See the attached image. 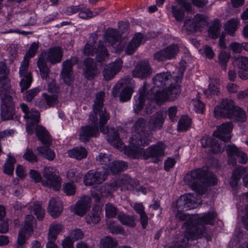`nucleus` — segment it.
Listing matches in <instances>:
<instances>
[{"label": "nucleus", "instance_id": "obj_1", "mask_svg": "<svg viewBox=\"0 0 248 248\" xmlns=\"http://www.w3.org/2000/svg\"><path fill=\"white\" fill-rule=\"evenodd\" d=\"M105 95L104 92L98 93L93 107V112L89 116L88 123L89 125L81 128L79 134L80 140L86 142L92 137H96L99 134L98 125L100 131L107 134V139L108 142L115 148L122 150L124 145L120 139V136L124 132L122 129L116 131L113 128L108 129L103 127L109 119V114L103 109V100Z\"/></svg>", "mask_w": 248, "mask_h": 248}, {"label": "nucleus", "instance_id": "obj_2", "mask_svg": "<svg viewBox=\"0 0 248 248\" xmlns=\"http://www.w3.org/2000/svg\"><path fill=\"white\" fill-rule=\"evenodd\" d=\"M153 92H155V94H153L152 91L146 94V88L144 86L140 90L139 94L135 97L134 109L135 113H138L143 109L145 113H151L153 108V107H151V103L153 102V100L158 104L168 99L172 101L179 95L181 91L179 85L171 84L165 90H157L154 88Z\"/></svg>", "mask_w": 248, "mask_h": 248}, {"label": "nucleus", "instance_id": "obj_3", "mask_svg": "<svg viewBox=\"0 0 248 248\" xmlns=\"http://www.w3.org/2000/svg\"><path fill=\"white\" fill-rule=\"evenodd\" d=\"M98 36L96 33L91 34L87 43L83 49L85 55H93L96 54L97 60L101 62L108 56V53L106 46H111L115 47V44L118 42V35L117 30L109 29L106 31L103 41H99L98 44L96 42Z\"/></svg>", "mask_w": 248, "mask_h": 248}, {"label": "nucleus", "instance_id": "obj_4", "mask_svg": "<svg viewBox=\"0 0 248 248\" xmlns=\"http://www.w3.org/2000/svg\"><path fill=\"white\" fill-rule=\"evenodd\" d=\"M7 72L3 62H0V98L1 100V116L3 120L13 118L14 104L12 98L14 93L10 89L9 80L6 78Z\"/></svg>", "mask_w": 248, "mask_h": 248}, {"label": "nucleus", "instance_id": "obj_5", "mask_svg": "<svg viewBox=\"0 0 248 248\" xmlns=\"http://www.w3.org/2000/svg\"><path fill=\"white\" fill-rule=\"evenodd\" d=\"M146 123L142 119H139L132 128L133 135L130 140V146L127 152L131 158H140L141 155L140 146H147L151 141V136L144 131Z\"/></svg>", "mask_w": 248, "mask_h": 248}, {"label": "nucleus", "instance_id": "obj_6", "mask_svg": "<svg viewBox=\"0 0 248 248\" xmlns=\"http://www.w3.org/2000/svg\"><path fill=\"white\" fill-rule=\"evenodd\" d=\"M232 129V124L231 123L223 124L217 127L214 133V137H203L201 140L202 147H210L212 152L214 153H219L224 151L225 144L220 141L229 140L231 136L230 133Z\"/></svg>", "mask_w": 248, "mask_h": 248}, {"label": "nucleus", "instance_id": "obj_7", "mask_svg": "<svg viewBox=\"0 0 248 248\" xmlns=\"http://www.w3.org/2000/svg\"><path fill=\"white\" fill-rule=\"evenodd\" d=\"M63 51L60 47H54L42 52L39 55L37 62V67L39 69L40 76L43 79L48 80L50 70L46 62L51 64H55L62 61Z\"/></svg>", "mask_w": 248, "mask_h": 248}, {"label": "nucleus", "instance_id": "obj_8", "mask_svg": "<svg viewBox=\"0 0 248 248\" xmlns=\"http://www.w3.org/2000/svg\"><path fill=\"white\" fill-rule=\"evenodd\" d=\"M203 171L200 169H196L188 172L184 177V182L190 188L202 195L204 192V187L202 186Z\"/></svg>", "mask_w": 248, "mask_h": 248}, {"label": "nucleus", "instance_id": "obj_9", "mask_svg": "<svg viewBox=\"0 0 248 248\" xmlns=\"http://www.w3.org/2000/svg\"><path fill=\"white\" fill-rule=\"evenodd\" d=\"M96 161L100 164L104 165L106 168V172L115 174L124 170L127 167V164L122 161H116L112 159L111 156L108 154L100 153L96 157Z\"/></svg>", "mask_w": 248, "mask_h": 248}, {"label": "nucleus", "instance_id": "obj_10", "mask_svg": "<svg viewBox=\"0 0 248 248\" xmlns=\"http://www.w3.org/2000/svg\"><path fill=\"white\" fill-rule=\"evenodd\" d=\"M34 222L35 219L32 215L26 216L23 227L18 233L16 248H26V241L33 233V224Z\"/></svg>", "mask_w": 248, "mask_h": 248}, {"label": "nucleus", "instance_id": "obj_11", "mask_svg": "<svg viewBox=\"0 0 248 248\" xmlns=\"http://www.w3.org/2000/svg\"><path fill=\"white\" fill-rule=\"evenodd\" d=\"M55 167H44L43 174L45 179L42 181V184L54 190L60 189L62 181Z\"/></svg>", "mask_w": 248, "mask_h": 248}, {"label": "nucleus", "instance_id": "obj_12", "mask_svg": "<svg viewBox=\"0 0 248 248\" xmlns=\"http://www.w3.org/2000/svg\"><path fill=\"white\" fill-rule=\"evenodd\" d=\"M141 146L140 147L142 149V152L140 157L142 156L146 160L151 158L152 161L154 163H158L161 160V158L165 155L166 146L161 142L149 146L146 150Z\"/></svg>", "mask_w": 248, "mask_h": 248}, {"label": "nucleus", "instance_id": "obj_13", "mask_svg": "<svg viewBox=\"0 0 248 248\" xmlns=\"http://www.w3.org/2000/svg\"><path fill=\"white\" fill-rule=\"evenodd\" d=\"M236 106L234 102L229 99H223L219 105L214 109V115L217 118H231L233 116V111Z\"/></svg>", "mask_w": 248, "mask_h": 248}, {"label": "nucleus", "instance_id": "obj_14", "mask_svg": "<svg viewBox=\"0 0 248 248\" xmlns=\"http://www.w3.org/2000/svg\"><path fill=\"white\" fill-rule=\"evenodd\" d=\"M207 24V17L203 14H196L192 20L186 19L184 29L189 31H201Z\"/></svg>", "mask_w": 248, "mask_h": 248}, {"label": "nucleus", "instance_id": "obj_15", "mask_svg": "<svg viewBox=\"0 0 248 248\" xmlns=\"http://www.w3.org/2000/svg\"><path fill=\"white\" fill-rule=\"evenodd\" d=\"M29 62L28 60L21 62L19 70V74L21 78L20 82L21 92L29 88L32 81L31 72L29 69Z\"/></svg>", "mask_w": 248, "mask_h": 248}, {"label": "nucleus", "instance_id": "obj_16", "mask_svg": "<svg viewBox=\"0 0 248 248\" xmlns=\"http://www.w3.org/2000/svg\"><path fill=\"white\" fill-rule=\"evenodd\" d=\"M108 174L104 170H89L84 175V183L86 186L101 184L107 179Z\"/></svg>", "mask_w": 248, "mask_h": 248}, {"label": "nucleus", "instance_id": "obj_17", "mask_svg": "<svg viewBox=\"0 0 248 248\" xmlns=\"http://www.w3.org/2000/svg\"><path fill=\"white\" fill-rule=\"evenodd\" d=\"M118 189L117 183L112 180L109 184H105L99 187L98 190L92 193V197L96 202L101 198L111 196V193Z\"/></svg>", "mask_w": 248, "mask_h": 248}, {"label": "nucleus", "instance_id": "obj_18", "mask_svg": "<svg viewBox=\"0 0 248 248\" xmlns=\"http://www.w3.org/2000/svg\"><path fill=\"white\" fill-rule=\"evenodd\" d=\"M179 51V47L177 45H170L155 53L154 57L159 61L170 60L174 58Z\"/></svg>", "mask_w": 248, "mask_h": 248}, {"label": "nucleus", "instance_id": "obj_19", "mask_svg": "<svg viewBox=\"0 0 248 248\" xmlns=\"http://www.w3.org/2000/svg\"><path fill=\"white\" fill-rule=\"evenodd\" d=\"M77 62L78 59L76 58H72L63 62L61 76L65 83L69 84L73 81L74 77L72 67Z\"/></svg>", "mask_w": 248, "mask_h": 248}, {"label": "nucleus", "instance_id": "obj_20", "mask_svg": "<svg viewBox=\"0 0 248 248\" xmlns=\"http://www.w3.org/2000/svg\"><path fill=\"white\" fill-rule=\"evenodd\" d=\"M91 205V199L90 197L84 196L74 206L70 207L71 211L79 216H83L89 209Z\"/></svg>", "mask_w": 248, "mask_h": 248}, {"label": "nucleus", "instance_id": "obj_21", "mask_svg": "<svg viewBox=\"0 0 248 248\" xmlns=\"http://www.w3.org/2000/svg\"><path fill=\"white\" fill-rule=\"evenodd\" d=\"M123 65V61L120 59H116L114 62L109 63L104 69L103 75L106 80H109L120 71Z\"/></svg>", "mask_w": 248, "mask_h": 248}, {"label": "nucleus", "instance_id": "obj_22", "mask_svg": "<svg viewBox=\"0 0 248 248\" xmlns=\"http://www.w3.org/2000/svg\"><path fill=\"white\" fill-rule=\"evenodd\" d=\"M179 5H172L171 6L172 12L173 16L176 20L181 21L184 17V12L182 10L184 8L187 12L191 11V5L187 2L186 0H175Z\"/></svg>", "mask_w": 248, "mask_h": 248}, {"label": "nucleus", "instance_id": "obj_23", "mask_svg": "<svg viewBox=\"0 0 248 248\" xmlns=\"http://www.w3.org/2000/svg\"><path fill=\"white\" fill-rule=\"evenodd\" d=\"M24 117L27 119L26 130L28 133L32 134L33 126L38 123L40 120V114L37 110H31L24 115Z\"/></svg>", "mask_w": 248, "mask_h": 248}, {"label": "nucleus", "instance_id": "obj_24", "mask_svg": "<svg viewBox=\"0 0 248 248\" xmlns=\"http://www.w3.org/2000/svg\"><path fill=\"white\" fill-rule=\"evenodd\" d=\"M117 183L118 188H121V190L134 189L135 186L139 185V182L132 179L128 175H123L118 180H114Z\"/></svg>", "mask_w": 248, "mask_h": 248}, {"label": "nucleus", "instance_id": "obj_25", "mask_svg": "<svg viewBox=\"0 0 248 248\" xmlns=\"http://www.w3.org/2000/svg\"><path fill=\"white\" fill-rule=\"evenodd\" d=\"M62 201L58 197H53L49 202L48 212L53 217H57L63 211Z\"/></svg>", "mask_w": 248, "mask_h": 248}, {"label": "nucleus", "instance_id": "obj_26", "mask_svg": "<svg viewBox=\"0 0 248 248\" xmlns=\"http://www.w3.org/2000/svg\"><path fill=\"white\" fill-rule=\"evenodd\" d=\"M143 36L140 33H136L131 41L127 44L125 48V53L131 55L135 52L137 48L143 42Z\"/></svg>", "mask_w": 248, "mask_h": 248}, {"label": "nucleus", "instance_id": "obj_27", "mask_svg": "<svg viewBox=\"0 0 248 248\" xmlns=\"http://www.w3.org/2000/svg\"><path fill=\"white\" fill-rule=\"evenodd\" d=\"M83 69L85 76L89 79L93 78L98 73L95 63L91 58L85 60Z\"/></svg>", "mask_w": 248, "mask_h": 248}, {"label": "nucleus", "instance_id": "obj_28", "mask_svg": "<svg viewBox=\"0 0 248 248\" xmlns=\"http://www.w3.org/2000/svg\"><path fill=\"white\" fill-rule=\"evenodd\" d=\"M151 74V69L147 62H143L138 64L133 71V76L144 78Z\"/></svg>", "mask_w": 248, "mask_h": 248}, {"label": "nucleus", "instance_id": "obj_29", "mask_svg": "<svg viewBox=\"0 0 248 248\" xmlns=\"http://www.w3.org/2000/svg\"><path fill=\"white\" fill-rule=\"evenodd\" d=\"M220 86L219 79L217 78H210L208 88L204 91V93L207 96H209L211 95H218L220 93Z\"/></svg>", "mask_w": 248, "mask_h": 248}, {"label": "nucleus", "instance_id": "obj_30", "mask_svg": "<svg viewBox=\"0 0 248 248\" xmlns=\"http://www.w3.org/2000/svg\"><path fill=\"white\" fill-rule=\"evenodd\" d=\"M171 76L170 73L163 72L157 74L153 79L155 87L163 88L169 83Z\"/></svg>", "mask_w": 248, "mask_h": 248}, {"label": "nucleus", "instance_id": "obj_31", "mask_svg": "<svg viewBox=\"0 0 248 248\" xmlns=\"http://www.w3.org/2000/svg\"><path fill=\"white\" fill-rule=\"evenodd\" d=\"M64 226L60 224L54 223L49 226L47 240H56L57 235L62 231Z\"/></svg>", "mask_w": 248, "mask_h": 248}, {"label": "nucleus", "instance_id": "obj_32", "mask_svg": "<svg viewBox=\"0 0 248 248\" xmlns=\"http://www.w3.org/2000/svg\"><path fill=\"white\" fill-rule=\"evenodd\" d=\"M35 129L36 135L38 139L45 144H50V138L48 132L41 125H37L36 127L33 126Z\"/></svg>", "mask_w": 248, "mask_h": 248}, {"label": "nucleus", "instance_id": "obj_33", "mask_svg": "<svg viewBox=\"0 0 248 248\" xmlns=\"http://www.w3.org/2000/svg\"><path fill=\"white\" fill-rule=\"evenodd\" d=\"M166 113L162 111H158L152 117L150 124L155 128H160L163 124Z\"/></svg>", "mask_w": 248, "mask_h": 248}, {"label": "nucleus", "instance_id": "obj_34", "mask_svg": "<svg viewBox=\"0 0 248 248\" xmlns=\"http://www.w3.org/2000/svg\"><path fill=\"white\" fill-rule=\"evenodd\" d=\"M240 21L237 18H232L228 20L224 25L225 31L231 36H233L237 30Z\"/></svg>", "mask_w": 248, "mask_h": 248}, {"label": "nucleus", "instance_id": "obj_35", "mask_svg": "<svg viewBox=\"0 0 248 248\" xmlns=\"http://www.w3.org/2000/svg\"><path fill=\"white\" fill-rule=\"evenodd\" d=\"M69 156L78 160L85 158L87 155L86 150L82 147H77L68 151Z\"/></svg>", "mask_w": 248, "mask_h": 248}, {"label": "nucleus", "instance_id": "obj_36", "mask_svg": "<svg viewBox=\"0 0 248 248\" xmlns=\"http://www.w3.org/2000/svg\"><path fill=\"white\" fill-rule=\"evenodd\" d=\"M101 214V211L99 207L93 208V211L86 217L87 223L90 224L98 223L100 220Z\"/></svg>", "mask_w": 248, "mask_h": 248}, {"label": "nucleus", "instance_id": "obj_37", "mask_svg": "<svg viewBox=\"0 0 248 248\" xmlns=\"http://www.w3.org/2000/svg\"><path fill=\"white\" fill-rule=\"evenodd\" d=\"M245 171V169L242 167H239L234 170L230 180V185L232 188L236 189L238 187L241 175Z\"/></svg>", "mask_w": 248, "mask_h": 248}, {"label": "nucleus", "instance_id": "obj_38", "mask_svg": "<svg viewBox=\"0 0 248 248\" xmlns=\"http://www.w3.org/2000/svg\"><path fill=\"white\" fill-rule=\"evenodd\" d=\"M118 218L124 225L134 227L136 225L135 220L136 217L135 216H129L127 214L121 213L119 214Z\"/></svg>", "mask_w": 248, "mask_h": 248}, {"label": "nucleus", "instance_id": "obj_39", "mask_svg": "<svg viewBox=\"0 0 248 248\" xmlns=\"http://www.w3.org/2000/svg\"><path fill=\"white\" fill-rule=\"evenodd\" d=\"M233 116L230 119H232L238 122L244 123L247 120L246 112L241 108L236 107L233 111Z\"/></svg>", "mask_w": 248, "mask_h": 248}, {"label": "nucleus", "instance_id": "obj_40", "mask_svg": "<svg viewBox=\"0 0 248 248\" xmlns=\"http://www.w3.org/2000/svg\"><path fill=\"white\" fill-rule=\"evenodd\" d=\"M221 24L219 20L216 19L214 21V24L208 30L209 36L213 39H216L218 37L219 34V31Z\"/></svg>", "mask_w": 248, "mask_h": 248}, {"label": "nucleus", "instance_id": "obj_41", "mask_svg": "<svg viewBox=\"0 0 248 248\" xmlns=\"http://www.w3.org/2000/svg\"><path fill=\"white\" fill-rule=\"evenodd\" d=\"M117 245V241L109 236L102 238L99 243L100 248H113Z\"/></svg>", "mask_w": 248, "mask_h": 248}, {"label": "nucleus", "instance_id": "obj_42", "mask_svg": "<svg viewBox=\"0 0 248 248\" xmlns=\"http://www.w3.org/2000/svg\"><path fill=\"white\" fill-rule=\"evenodd\" d=\"M16 160L15 157L10 155H8V159L4 166V171L8 175L13 174L14 170V164Z\"/></svg>", "mask_w": 248, "mask_h": 248}, {"label": "nucleus", "instance_id": "obj_43", "mask_svg": "<svg viewBox=\"0 0 248 248\" xmlns=\"http://www.w3.org/2000/svg\"><path fill=\"white\" fill-rule=\"evenodd\" d=\"M37 150L39 154L44 155L45 157L48 160H53L55 157V153L47 146L38 147Z\"/></svg>", "mask_w": 248, "mask_h": 248}, {"label": "nucleus", "instance_id": "obj_44", "mask_svg": "<svg viewBox=\"0 0 248 248\" xmlns=\"http://www.w3.org/2000/svg\"><path fill=\"white\" fill-rule=\"evenodd\" d=\"M234 63L239 69L248 71V57L242 56L238 57L235 59Z\"/></svg>", "mask_w": 248, "mask_h": 248}, {"label": "nucleus", "instance_id": "obj_45", "mask_svg": "<svg viewBox=\"0 0 248 248\" xmlns=\"http://www.w3.org/2000/svg\"><path fill=\"white\" fill-rule=\"evenodd\" d=\"M240 150L236 147V146L234 145H229L227 148V152L228 154V155L230 158L229 160V164H232V165H234L235 164V160H234V158L236 155L238 154V153L239 152Z\"/></svg>", "mask_w": 248, "mask_h": 248}, {"label": "nucleus", "instance_id": "obj_46", "mask_svg": "<svg viewBox=\"0 0 248 248\" xmlns=\"http://www.w3.org/2000/svg\"><path fill=\"white\" fill-rule=\"evenodd\" d=\"M240 150L236 147V146L234 145H229L227 148V152L228 154V155L230 158L229 160V164H232V165H234L235 164V160H234V158L236 155L238 154V153L239 152Z\"/></svg>", "mask_w": 248, "mask_h": 248}, {"label": "nucleus", "instance_id": "obj_47", "mask_svg": "<svg viewBox=\"0 0 248 248\" xmlns=\"http://www.w3.org/2000/svg\"><path fill=\"white\" fill-rule=\"evenodd\" d=\"M30 212H33L38 219H42L45 215V211L38 203H34L28 207Z\"/></svg>", "mask_w": 248, "mask_h": 248}, {"label": "nucleus", "instance_id": "obj_48", "mask_svg": "<svg viewBox=\"0 0 248 248\" xmlns=\"http://www.w3.org/2000/svg\"><path fill=\"white\" fill-rule=\"evenodd\" d=\"M191 119L186 115L182 116L179 121L178 129L179 131H186L190 126Z\"/></svg>", "mask_w": 248, "mask_h": 248}, {"label": "nucleus", "instance_id": "obj_49", "mask_svg": "<svg viewBox=\"0 0 248 248\" xmlns=\"http://www.w3.org/2000/svg\"><path fill=\"white\" fill-rule=\"evenodd\" d=\"M38 48L39 45L38 43L35 42L32 43L31 45L29 50L26 52L24 60H28V61L30 62V59L36 55Z\"/></svg>", "mask_w": 248, "mask_h": 248}, {"label": "nucleus", "instance_id": "obj_50", "mask_svg": "<svg viewBox=\"0 0 248 248\" xmlns=\"http://www.w3.org/2000/svg\"><path fill=\"white\" fill-rule=\"evenodd\" d=\"M84 236V232L79 229H75L69 232L68 237H70L73 242L82 239Z\"/></svg>", "mask_w": 248, "mask_h": 248}, {"label": "nucleus", "instance_id": "obj_51", "mask_svg": "<svg viewBox=\"0 0 248 248\" xmlns=\"http://www.w3.org/2000/svg\"><path fill=\"white\" fill-rule=\"evenodd\" d=\"M133 90L131 87H125L123 89L120 95V100L121 102H125L130 100Z\"/></svg>", "mask_w": 248, "mask_h": 248}, {"label": "nucleus", "instance_id": "obj_52", "mask_svg": "<svg viewBox=\"0 0 248 248\" xmlns=\"http://www.w3.org/2000/svg\"><path fill=\"white\" fill-rule=\"evenodd\" d=\"M105 214L108 218L114 217L117 214V209L112 203H108L105 206Z\"/></svg>", "mask_w": 248, "mask_h": 248}, {"label": "nucleus", "instance_id": "obj_53", "mask_svg": "<svg viewBox=\"0 0 248 248\" xmlns=\"http://www.w3.org/2000/svg\"><path fill=\"white\" fill-rule=\"evenodd\" d=\"M218 61L222 69L226 70L227 63L229 61L230 55L225 51H222L218 55Z\"/></svg>", "mask_w": 248, "mask_h": 248}, {"label": "nucleus", "instance_id": "obj_54", "mask_svg": "<svg viewBox=\"0 0 248 248\" xmlns=\"http://www.w3.org/2000/svg\"><path fill=\"white\" fill-rule=\"evenodd\" d=\"M217 182V180L216 176L212 173H209L206 176L204 174L203 176L202 186L209 185L213 186L215 185Z\"/></svg>", "mask_w": 248, "mask_h": 248}, {"label": "nucleus", "instance_id": "obj_55", "mask_svg": "<svg viewBox=\"0 0 248 248\" xmlns=\"http://www.w3.org/2000/svg\"><path fill=\"white\" fill-rule=\"evenodd\" d=\"M82 176V174L78 172L76 169H70L67 173L68 179L72 181L77 182L78 180L81 179Z\"/></svg>", "mask_w": 248, "mask_h": 248}, {"label": "nucleus", "instance_id": "obj_56", "mask_svg": "<svg viewBox=\"0 0 248 248\" xmlns=\"http://www.w3.org/2000/svg\"><path fill=\"white\" fill-rule=\"evenodd\" d=\"M199 52L201 54L210 59H212L215 56L213 49L208 46H204L202 48H201L199 50Z\"/></svg>", "mask_w": 248, "mask_h": 248}, {"label": "nucleus", "instance_id": "obj_57", "mask_svg": "<svg viewBox=\"0 0 248 248\" xmlns=\"http://www.w3.org/2000/svg\"><path fill=\"white\" fill-rule=\"evenodd\" d=\"M45 100L47 102L48 107H53L58 102V97L56 95H48L43 94Z\"/></svg>", "mask_w": 248, "mask_h": 248}, {"label": "nucleus", "instance_id": "obj_58", "mask_svg": "<svg viewBox=\"0 0 248 248\" xmlns=\"http://www.w3.org/2000/svg\"><path fill=\"white\" fill-rule=\"evenodd\" d=\"M62 190L67 195H74L76 191L75 186L71 183H67L63 185Z\"/></svg>", "mask_w": 248, "mask_h": 248}, {"label": "nucleus", "instance_id": "obj_59", "mask_svg": "<svg viewBox=\"0 0 248 248\" xmlns=\"http://www.w3.org/2000/svg\"><path fill=\"white\" fill-rule=\"evenodd\" d=\"M40 90L38 88L30 90L25 93L24 95V98L26 101H30L40 92Z\"/></svg>", "mask_w": 248, "mask_h": 248}, {"label": "nucleus", "instance_id": "obj_60", "mask_svg": "<svg viewBox=\"0 0 248 248\" xmlns=\"http://www.w3.org/2000/svg\"><path fill=\"white\" fill-rule=\"evenodd\" d=\"M23 158L31 163L37 162V157L31 150L27 149L23 155Z\"/></svg>", "mask_w": 248, "mask_h": 248}, {"label": "nucleus", "instance_id": "obj_61", "mask_svg": "<svg viewBox=\"0 0 248 248\" xmlns=\"http://www.w3.org/2000/svg\"><path fill=\"white\" fill-rule=\"evenodd\" d=\"M108 228L111 233L114 234L121 233L123 230L119 225H116L114 223H109L108 224Z\"/></svg>", "mask_w": 248, "mask_h": 248}, {"label": "nucleus", "instance_id": "obj_62", "mask_svg": "<svg viewBox=\"0 0 248 248\" xmlns=\"http://www.w3.org/2000/svg\"><path fill=\"white\" fill-rule=\"evenodd\" d=\"M193 105L196 111L199 113H203L204 108V104L199 99L193 100L192 101Z\"/></svg>", "mask_w": 248, "mask_h": 248}, {"label": "nucleus", "instance_id": "obj_63", "mask_svg": "<svg viewBox=\"0 0 248 248\" xmlns=\"http://www.w3.org/2000/svg\"><path fill=\"white\" fill-rule=\"evenodd\" d=\"M78 16L81 18L87 19L93 16V15L92 11L87 8L84 10L81 11L78 14Z\"/></svg>", "mask_w": 248, "mask_h": 248}, {"label": "nucleus", "instance_id": "obj_64", "mask_svg": "<svg viewBox=\"0 0 248 248\" xmlns=\"http://www.w3.org/2000/svg\"><path fill=\"white\" fill-rule=\"evenodd\" d=\"M74 242L70 237L67 236L62 242V248H74Z\"/></svg>", "mask_w": 248, "mask_h": 248}]
</instances>
